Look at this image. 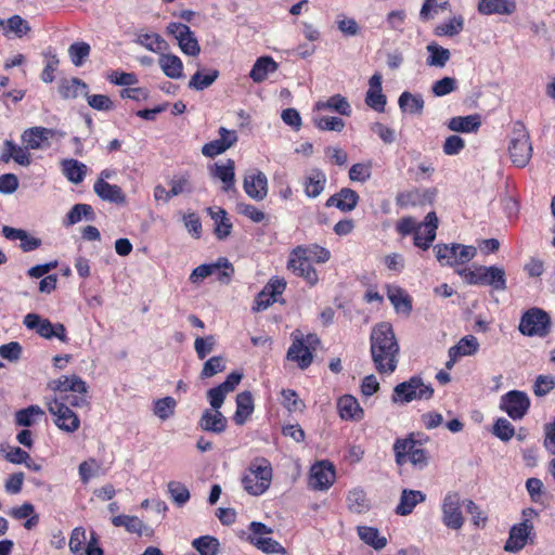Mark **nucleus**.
Wrapping results in <instances>:
<instances>
[{"label":"nucleus","instance_id":"obj_51","mask_svg":"<svg viewBox=\"0 0 555 555\" xmlns=\"http://www.w3.org/2000/svg\"><path fill=\"white\" fill-rule=\"evenodd\" d=\"M426 49L429 53L426 63L429 66L443 67L450 60V51L436 42L429 43Z\"/></svg>","mask_w":555,"mask_h":555},{"label":"nucleus","instance_id":"obj_57","mask_svg":"<svg viewBox=\"0 0 555 555\" xmlns=\"http://www.w3.org/2000/svg\"><path fill=\"white\" fill-rule=\"evenodd\" d=\"M464 28V18L463 16H453L452 18L439 24L435 28V34L437 36H448L453 37L459 35Z\"/></svg>","mask_w":555,"mask_h":555},{"label":"nucleus","instance_id":"obj_59","mask_svg":"<svg viewBox=\"0 0 555 555\" xmlns=\"http://www.w3.org/2000/svg\"><path fill=\"white\" fill-rule=\"evenodd\" d=\"M170 195L178 196L182 193H191L193 191V186L191 183V176L189 172L175 175L170 181Z\"/></svg>","mask_w":555,"mask_h":555},{"label":"nucleus","instance_id":"obj_33","mask_svg":"<svg viewBox=\"0 0 555 555\" xmlns=\"http://www.w3.org/2000/svg\"><path fill=\"white\" fill-rule=\"evenodd\" d=\"M93 191L103 201L115 204H124L126 202L121 188L116 184H109L107 181L96 180Z\"/></svg>","mask_w":555,"mask_h":555},{"label":"nucleus","instance_id":"obj_60","mask_svg":"<svg viewBox=\"0 0 555 555\" xmlns=\"http://www.w3.org/2000/svg\"><path fill=\"white\" fill-rule=\"evenodd\" d=\"M177 401L172 397H164L154 402V414L162 421L168 420L175 414Z\"/></svg>","mask_w":555,"mask_h":555},{"label":"nucleus","instance_id":"obj_14","mask_svg":"<svg viewBox=\"0 0 555 555\" xmlns=\"http://www.w3.org/2000/svg\"><path fill=\"white\" fill-rule=\"evenodd\" d=\"M442 524L452 530H460L465 522L462 513L461 496L457 492H448L441 504Z\"/></svg>","mask_w":555,"mask_h":555},{"label":"nucleus","instance_id":"obj_38","mask_svg":"<svg viewBox=\"0 0 555 555\" xmlns=\"http://www.w3.org/2000/svg\"><path fill=\"white\" fill-rule=\"evenodd\" d=\"M387 297L397 312L409 315L412 311V298L400 286H388Z\"/></svg>","mask_w":555,"mask_h":555},{"label":"nucleus","instance_id":"obj_20","mask_svg":"<svg viewBox=\"0 0 555 555\" xmlns=\"http://www.w3.org/2000/svg\"><path fill=\"white\" fill-rule=\"evenodd\" d=\"M242 377V373L232 372L227 376L223 383L207 391V398L212 408L211 410H219L222 406L227 395L235 390Z\"/></svg>","mask_w":555,"mask_h":555},{"label":"nucleus","instance_id":"obj_55","mask_svg":"<svg viewBox=\"0 0 555 555\" xmlns=\"http://www.w3.org/2000/svg\"><path fill=\"white\" fill-rule=\"evenodd\" d=\"M43 57L46 59V66L41 72L42 81L50 83L55 79V72L59 67L60 61L53 49L49 47L42 52Z\"/></svg>","mask_w":555,"mask_h":555},{"label":"nucleus","instance_id":"obj_44","mask_svg":"<svg viewBox=\"0 0 555 555\" xmlns=\"http://www.w3.org/2000/svg\"><path fill=\"white\" fill-rule=\"evenodd\" d=\"M62 172L72 183H81L87 173V166L77 159H63L61 162Z\"/></svg>","mask_w":555,"mask_h":555},{"label":"nucleus","instance_id":"obj_39","mask_svg":"<svg viewBox=\"0 0 555 555\" xmlns=\"http://www.w3.org/2000/svg\"><path fill=\"white\" fill-rule=\"evenodd\" d=\"M480 126L481 120L478 114L455 116L448 121V128L454 132L472 133L476 132Z\"/></svg>","mask_w":555,"mask_h":555},{"label":"nucleus","instance_id":"obj_5","mask_svg":"<svg viewBox=\"0 0 555 555\" xmlns=\"http://www.w3.org/2000/svg\"><path fill=\"white\" fill-rule=\"evenodd\" d=\"M272 475L270 461L263 456L255 457L243 474L242 486L248 494L261 495L269 489Z\"/></svg>","mask_w":555,"mask_h":555},{"label":"nucleus","instance_id":"obj_4","mask_svg":"<svg viewBox=\"0 0 555 555\" xmlns=\"http://www.w3.org/2000/svg\"><path fill=\"white\" fill-rule=\"evenodd\" d=\"M392 450L395 462L399 467L410 463L414 468L422 470L429 464V453L423 448V442L415 439L414 433L405 438H397Z\"/></svg>","mask_w":555,"mask_h":555},{"label":"nucleus","instance_id":"obj_50","mask_svg":"<svg viewBox=\"0 0 555 555\" xmlns=\"http://www.w3.org/2000/svg\"><path fill=\"white\" fill-rule=\"evenodd\" d=\"M452 350V358H461L473 356L479 349V343L474 335H466L460 341L450 348Z\"/></svg>","mask_w":555,"mask_h":555},{"label":"nucleus","instance_id":"obj_3","mask_svg":"<svg viewBox=\"0 0 555 555\" xmlns=\"http://www.w3.org/2000/svg\"><path fill=\"white\" fill-rule=\"evenodd\" d=\"M439 220L435 211L426 215L423 222L414 217H402L396 223V231L402 237L413 235V243L422 250H427L436 238Z\"/></svg>","mask_w":555,"mask_h":555},{"label":"nucleus","instance_id":"obj_43","mask_svg":"<svg viewBox=\"0 0 555 555\" xmlns=\"http://www.w3.org/2000/svg\"><path fill=\"white\" fill-rule=\"evenodd\" d=\"M431 196L427 190L421 191L418 189H413L405 192H400L396 196V204L399 207H414L417 205L425 204L426 201H430Z\"/></svg>","mask_w":555,"mask_h":555},{"label":"nucleus","instance_id":"obj_2","mask_svg":"<svg viewBox=\"0 0 555 555\" xmlns=\"http://www.w3.org/2000/svg\"><path fill=\"white\" fill-rule=\"evenodd\" d=\"M331 258V251L318 244L298 245L288 256L286 268L294 275L301 278L309 286L319 282V274L312 262L325 263Z\"/></svg>","mask_w":555,"mask_h":555},{"label":"nucleus","instance_id":"obj_47","mask_svg":"<svg viewBox=\"0 0 555 555\" xmlns=\"http://www.w3.org/2000/svg\"><path fill=\"white\" fill-rule=\"evenodd\" d=\"M399 107L402 112L413 115H421L424 109V100L421 94H412L408 91L401 93L398 100Z\"/></svg>","mask_w":555,"mask_h":555},{"label":"nucleus","instance_id":"obj_9","mask_svg":"<svg viewBox=\"0 0 555 555\" xmlns=\"http://www.w3.org/2000/svg\"><path fill=\"white\" fill-rule=\"evenodd\" d=\"M518 328L526 336L545 337L551 331V318L540 308H530L522 314Z\"/></svg>","mask_w":555,"mask_h":555},{"label":"nucleus","instance_id":"obj_26","mask_svg":"<svg viewBox=\"0 0 555 555\" xmlns=\"http://www.w3.org/2000/svg\"><path fill=\"white\" fill-rule=\"evenodd\" d=\"M327 183L326 173L320 168L310 169L302 178L304 193L309 198H315L322 194Z\"/></svg>","mask_w":555,"mask_h":555},{"label":"nucleus","instance_id":"obj_13","mask_svg":"<svg viewBox=\"0 0 555 555\" xmlns=\"http://www.w3.org/2000/svg\"><path fill=\"white\" fill-rule=\"evenodd\" d=\"M217 270H221V273L217 276V280L221 283L228 284L234 274V267L229 259L225 257H219L216 262L204 263L196 267L190 274V281L192 283H198L215 274Z\"/></svg>","mask_w":555,"mask_h":555},{"label":"nucleus","instance_id":"obj_25","mask_svg":"<svg viewBox=\"0 0 555 555\" xmlns=\"http://www.w3.org/2000/svg\"><path fill=\"white\" fill-rule=\"evenodd\" d=\"M360 201L359 194L350 188H341L337 193L330 196L325 207H336L343 212L352 211Z\"/></svg>","mask_w":555,"mask_h":555},{"label":"nucleus","instance_id":"obj_30","mask_svg":"<svg viewBox=\"0 0 555 555\" xmlns=\"http://www.w3.org/2000/svg\"><path fill=\"white\" fill-rule=\"evenodd\" d=\"M287 359L296 362L301 370H306L313 361V353L302 338H295L288 348Z\"/></svg>","mask_w":555,"mask_h":555},{"label":"nucleus","instance_id":"obj_45","mask_svg":"<svg viewBox=\"0 0 555 555\" xmlns=\"http://www.w3.org/2000/svg\"><path fill=\"white\" fill-rule=\"evenodd\" d=\"M158 64L168 78L178 79L183 75L182 61L175 54L162 53Z\"/></svg>","mask_w":555,"mask_h":555},{"label":"nucleus","instance_id":"obj_61","mask_svg":"<svg viewBox=\"0 0 555 555\" xmlns=\"http://www.w3.org/2000/svg\"><path fill=\"white\" fill-rule=\"evenodd\" d=\"M54 400L64 401L66 405L72 408H91L89 392H69L54 397Z\"/></svg>","mask_w":555,"mask_h":555},{"label":"nucleus","instance_id":"obj_48","mask_svg":"<svg viewBox=\"0 0 555 555\" xmlns=\"http://www.w3.org/2000/svg\"><path fill=\"white\" fill-rule=\"evenodd\" d=\"M346 500L348 509L352 513L362 514L366 512L370 507L366 493L361 488H354L350 490L347 494Z\"/></svg>","mask_w":555,"mask_h":555},{"label":"nucleus","instance_id":"obj_53","mask_svg":"<svg viewBox=\"0 0 555 555\" xmlns=\"http://www.w3.org/2000/svg\"><path fill=\"white\" fill-rule=\"evenodd\" d=\"M112 524L115 527H124L129 533L141 535L144 525L137 516L117 515L112 518Z\"/></svg>","mask_w":555,"mask_h":555},{"label":"nucleus","instance_id":"obj_23","mask_svg":"<svg viewBox=\"0 0 555 555\" xmlns=\"http://www.w3.org/2000/svg\"><path fill=\"white\" fill-rule=\"evenodd\" d=\"M382 75L375 73L369 80V90L365 94V104L375 112L383 113L387 104V98L383 93Z\"/></svg>","mask_w":555,"mask_h":555},{"label":"nucleus","instance_id":"obj_19","mask_svg":"<svg viewBox=\"0 0 555 555\" xmlns=\"http://www.w3.org/2000/svg\"><path fill=\"white\" fill-rule=\"evenodd\" d=\"M218 134L219 139L205 143L202 146V154L204 156L215 158L234 146L238 141L237 132L235 130H229L225 127H220Z\"/></svg>","mask_w":555,"mask_h":555},{"label":"nucleus","instance_id":"obj_64","mask_svg":"<svg viewBox=\"0 0 555 555\" xmlns=\"http://www.w3.org/2000/svg\"><path fill=\"white\" fill-rule=\"evenodd\" d=\"M225 370V360L221 356H215L209 358L203 365L201 372V378H210L216 374Z\"/></svg>","mask_w":555,"mask_h":555},{"label":"nucleus","instance_id":"obj_17","mask_svg":"<svg viewBox=\"0 0 555 555\" xmlns=\"http://www.w3.org/2000/svg\"><path fill=\"white\" fill-rule=\"evenodd\" d=\"M64 132L42 126L27 128L21 135L22 143L26 149L41 150L50 146V140L64 137Z\"/></svg>","mask_w":555,"mask_h":555},{"label":"nucleus","instance_id":"obj_27","mask_svg":"<svg viewBox=\"0 0 555 555\" xmlns=\"http://www.w3.org/2000/svg\"><path fill=\"white\" fill-rule=\"evenodd\" d=\"M243 189L250 198L262 201L268 194V180L266 175L259 170L246 175Z\"/></svg>","mask_w":555,"mask_h":555},{"label":"nucleus","instance_id":"obj_15","mask_svg":"<svg viewBox=\"0 0 555 555\" xmlns=\"http://www.w3.org/2000/svg\"><path fill=\"white\" fill-rule=\"evenodd\" d=\"M529 408L530 398L521 390H509L500 400V409L514 421L524 418Z\"/></svg>","mask_w":555,"mask_h":555},{"label":"nucleus","instance_id":"obj_7","mask_svg":"<svg viewBox=\"0 0 555 555\" xmlns=\"http://www.w3.org/2000/svg\"><path fill=\"white\" fill-rule=\"evenodd\" d=\"M508 154L512 163L518 168L526 167L532 157L529 133L522 121L514 122Z\"/></svg>","mask_w":555,"mask_h":555},{"label":"nucleus","instance_id":"obj_32","mask_svg":"<svg viewBox=\"0 0 555 555\" xmlns=\"http://www.w3.org/2000/svg\"><path fill=\"white\" fill-rule=\"evenodd\" d=\"M426 500V494L420 490L403 489L400 496V502L395 512L400 516L410 515L415 506Z\"/></svg>","mask_w":555,"mask_h":555},{"label":"nucleus","instance_id":"obj_40","mask_svg":"<svg viewBox=\"0 0 555 555\" xmlns=\"http://www.w3.org/2000/svg\"><path fill=\"white\" fill-rule=\"evenodd\" d=\"M30 29L29 23L20 15H13L7 21L0 20V30L5 37H10V35L13 34L17 38H22L26 36Z\"/></svg>","mask_w":555,"mask_h":555},{"label":"nucleus","instance_id":"obj_36","mask_svg":"<svg viewBox=\"0 0 555 555\" xmlns=\"http://www.w3.org/2000/svg\"><path fill=\"white\" fill-rule=\"evenodd\" d=\"M314 108L317 111L336 112L343 116H350L352 112L350 103L341 94H334L330 96L327 100L318 101L314 104Z\"/></svg>","mask_w":555,"mask_h":555},{"label":"nucleus","instance_id":"obj_49","mask_svg":"<svg viewBox=\"0 0 555 555\" xmlns=\"http://www.w3.org/2000/svg\"><path fill=\"white\" fill-rule=\"evenodd\" d=\"M360 539L367 545L375 550H380L386 546L387 539L379 537L378 529L369 526H359L357 528Z\"/></svg>","mask_w":555,"mask_h":555},{"label":"nucleus","instance_id":"obj_6","mask_svg":"<svg viewBox=\"0 0 555 555\" xmlns=\"http://www.w3.org/2000/svg\"><path fill=\"white\" fill-rule=\"evenodd\" d=\"M434 396L431 385H426L418 375L410 377L408 380L395 386L391 401L393 403H409L413 400H429Z\"/></svg>","mask_w":555,"mask_h":555},{"label":"nucleus","instance_id":"obj_56","mask_svg":"<svg viewBox=\"0 0 555 555\" xmlns=\"http://www.w3.org/2000/svg\"><path fill=\"white\" fill-rule=\"evenodd\" d=\"M219 77V72L217 69H210L208 73L204 74L201 70H197L189 81V88L194 90H204L211 86L217 78Z\"/></svg>","mask_w":555,"mask_h":555},{"label":"nucleus","instance_id":"obj_46","mask_svg":"<svg viewBox=\"0 0 555 555\" xmlns=\"http://www.w3.org/2000/svg\"><path fill=\"white\" fill-rule=\"evenodd\" d=\"M82 219L88 221H93L95 219V214L91 205L89 204H76L66 214V217L63 221L65 227L74 225L80 222Z\"/></svg>","mask_w":555,"mask_h":555},{"label":"nucleus","instance_id":"obj_42","mask_svg":"<svg viewBox=\"0 0 555 555\" xmlns=\"http://www.w3.org/2000/svg\"><path fill=\"white\" fill-rule=\"evenodd\" d=\"M24 325L29 330H35L37 334L46 339L54 338V324L48 319H41L36 313H28L24 318Z\"/></svg>","mask_w":555,"mask_h":555},{"label":"nucleus","instance_id":"obj_8","mask_svg":"<svg viewBox=\"0 0 555 555\" xmlns=\"http://www.w3.org/2000/svg\"><path fill=\"white\" fill-rule=\"evenodd\" d=\"M462 275L472 285H487L495 291L506 289L505 271L496 266H480L475 270H464Z\"/></svg>","mask_w":555,"mask_h":555},{"label":"nucleus","instance_id":"obj_24","mask_svg":"<svg viewBox=\"0 0 555 555\" xmlns=\"http://www.w3.org/2000/svg\"><path fill=\"white\" fill-rule=\"evenodd\" d=\"M29 150L30 149H26L24 144L20 146L12 140H5L1 149L0 162L8 164L13 159L16 164L28 167L31 164Z\"/></svg>","mask_w":555,"mask_h":555},{"label":"nucleus","instance_id":"obj_11","mask_svg":"<svg viewBox=\"0 0 555 555\" xmlns=\"http://www.w3.org/2000/svg\"><path fill=\"white\" fill-rule=\"evenodd\" d=\"M437 260L442 266L464 264L470 261L476 255L474 246L462 244H438L435 246Z\"/></svg>","mask_w":555,"mask_h":555},{"label":"nucleus","instance_id":"obj_37","mask_svg":"<svg viewBox=\"0 0 555 555\" xmlns=\"http://www.w3.org/2000/svg\"><path fill=\"white\" fill-rule=\"evenodd\" d=\"M254 412V399L250 391H242L236 396V411L233 421L236 425H244Z\"/></svg>","mask_w":555,"mask_h":555},{"label":"nucleus","instance_id":"obj_10","mask_svg":"<svg viewBox=\"0 0 555 555\" xmlns=\"http://www.w3.org/2000/svg\"><path fill=\"white\" fill-rule=\"evenodd\" d=\"M47 409L60 430L74 434L80 428L79 416L64 401L50 399L47 401Z\"/></svg>","mask_w":555,"mask_h":555},{"label":"nucleus","instance_id":"obj_63","mask_svg":"<svg viewBox=\"0 0 555 555\" xmlns=\"http://www.w3.org/2000/svg\"><path fill=\"white\" fill-rule=\"evenodd\" d=\"M372 167L371 160L353 164L348 172L349 179L353 182H366L372 176Z\"/></svg>","mask_w":555,"mask_h":555},{"label":"nucleus","instance_id":"obj_12","mask_svg":"<svg viewBox=\"0 0 555 555\" xmlns=\"http://www.w3.org/2000/svg\"><path fill=\"white\" fill-rule=\"evenodd\" d=\"M248 542L266 554H285L286 550L272 538L263 537L272 533V529L260 521L249 524Z\"/></svg>","mask_w":555,"mask_h":555},{"label":"nucleus","instance_id":"obj_31","mask_svg":"<svg viewBox=\"0 0 555 555\" xmlns=\"http://www.w3.org/2000/svg\"><path fill=\"white\" fill-rule=\"evenodd\" d=\"M339 416L345 421H360L364 411L358 400L351 395H344L337 401Z\"/></svg>","mask_w":555,"mask_h":555},{"label":"nucleus","instance_id":"obj_34","mask_svg":"<svg viewBox=\"0 0 555 555\" xmlns=\"http://www.w3.org/2000/svg\"><path fill=\"white\" fill-rule=\"evenodd\" d=\"M207 211L211 219L215 221L214 232L217 238H227L231 234L233 228L231 220L228 218L227 211L221 207H209L207 208Z\"/></svg>","mask_w":555,"mask_h":555},{"label":"nucleus","instance_id":"obj_1","mask_svg":"<svg viewBox=\"0 0 555 555\" xmlns=\"http://www.w3.org/2000/svg\"><path fill=\"white\" fill-rule=\"evenodd\" d=\"M370 343L375 370L380 374L393 373L398 365L399 344L392 325L388 322L377 323L372 328Z\"/></svg>","mask_w":555,"mask_h":555},{"label":"nucleus","instance_id":"obj_35","mask_svg":"<svg viewBox=\"0 0 555 555\" xmlns=\"http://www.w3.org/2000/svg\"><path fill=\"white\" fill-rule=\"evenodd\" d=\"M279 64L271 56H260L251 67L249 77L256 83L268 78V75L278 70Z\"/></svg>","mask_w":555,"mask_h":555},{"label":"nucleus","instance_id":"obj_58","mask_svg":"<svg viewBox=\"0 0 555 555\" xmlns=\"http://www.w3.org/2000/svg\"><path fill=\"white\" fill-rule=\"evenodd\" d=\"M43 414L44 412L39 405L33 404L15 413V423L18 426L30 427L35 424V417Z\"/></svg>","mask_w":555,"mask_h":555},{"label":"nucleus","instance_id":"obj_29","mask_svg":"<svg viewBox=\"0 0 555 555\" xmlns=\"http://www.w3.org/2000/svg\"><path fill=\"white\" fill-rule=\"evenodd\" d=\"M227 425L228 421L219 410L206 409L198 421L202 430L214 434H222Z\"/></svg>","mask_w":555,"mask_h":555},{"label":"nucleus","instance_id":"obj_28","mask_svg":"<svg viewBox=\"0 0 555 555\" xmlns=\"http://www.w3.org/2000/svg\"><path fill=\"white\" fill-rule=\"evenodd\" d=\"M209 173L222 182V191L235 190V162L232 158L227 159L224 164L215 163L209 167Z\"/></svg>","mask_w":555,"mask_h":555},{"label":"nucleus","instance_id":"obj_16","mask_svg":"<svg viewBox=\"0 0 555 555\" xmlns=\"http://www.w3.org/2000/svg\"><path fill=\"white\" fill-rule=\"evenodd\" d=\"M87 542L86 529L81 526L72 530L68 546L74 555H103L102 547L99 546V539L95 532H91L90 540Z\"/></svg>","mask_w":555,"mask_h":555},{"label":"nucleus","instance_id":"obj_52","mask_svg":"<svg viewBox=\"0 0 555 555\" xmlns=\"http://www.w3.org/2000/svg\"><path fill=\"white\" fill-rule=\"evenodd\" d=\"M192 546L199 555H217L219 552V540L212 535H202L192 541Z\"/></svg>","mask_w":555,"mask_h":555},{"label":"nucleus","instance_id":"obj_21","mask_svg":"<svg viewBox=\"0 0 555 555\" xmlns=\"http://www.w3.org/2000/svg\"><path fill=\"white\" fill-rule=\"evenodd\" d=\"M48 388L60 395H66L69 392H89L88 384L78 375L73 374L62 375L59 378L51 379L48 383Z\"/></svg>","mask_w":555,"mask_h":555},{"label":"nucleus","instance_id":"obj_41","mask_svg":"<svg viewBox=\"0 0 555 555\" xmlns=\"http://www.w3.org/2000/svg\"><path fill=\"white\" fill-rule=\"evenodd\" d=\"M89 90L88 85L80 78L64 79L59 85V93L64 100H74Z\"/></svg>","mask_w":555,"mask_h":555},{"label":"nucleus","instance_id":"obj_22","mask_svg":"<svg viewBox=\"0 0 555 555\" xmlns=\"http://www.w3.org/2000/svg\"><path fill=\"white\" fill-rule=\"evenodd\" d=\"M532 530L533 525L528 519H525L520 524L514 525L509 530V535L505 542L504 550L512 553H516L522 550Z\"/></svg>","mask_w":555,"mask_h":555},{"label":"nucleus","instance_id":"obj_18","mask_svg":"<svg viewBox=\"0 0 555 555\" xmlns=\"http://www.w3.org/2000/svg\"><path fill=\"white\" fill-rule=\"evenodd\" d=\"M336 480V470L332 462L324 460L311 466L309 487L313 490H328Z\"/></svg>","mask_w":555,"mask_h":555},{"label":"nucleus","instance_id":"obj_62","mask_svg":"<svg viewBox=\"0 0 555 555\" xmlns=\"http://www.w3.org/2000/svg\"><path fill=\"white\" fill-rule=\"evenodd\" d=\"M314 126L322 131L341 132L345 128V121L336 116H320L313 118Z\"/></svg>","mask_w":555,"mask_h":555},{"label":"nucleus","instance_id":"obj_54","mask_svg":"<svg viewBox=\"0 0 555 555\" xmlns=\"http://www.w3.org/2000/svg\"><path fill=\"white\" fill-rule=\"evenodd\" d=\"M516 10V2H478V11L485 15L512 14Z\"/></svg>","mask_w":555,"mask_h":555}]
</instances>
